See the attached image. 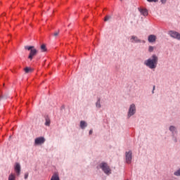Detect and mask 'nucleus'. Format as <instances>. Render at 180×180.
<instances>
[{"label":"nucleus","instance_id":"f257e3e1","mask_svg":"<svg viewBox=\"0 0 180 180\" xmlns=\"http://www.w3.org/2000/svg\"><path fill=\"white\" fill-rule=\"evenodd\" d=\"M143 64L150 70H155L158 65V56L155 54L152 55L150 58L144 61Z\"/></svg>","mask_w":180,"mask_h":180},{"label":"nucleus","instance_id":"f03ea898","mask_svg":"<svg viewBox=\"0 0 180 180\" xmlns=\"http://www.w3.org/2000/svg\"><path fill=\"white\" fill-rule=\"evenodd\" d=\"M25 49L28 50V51H30L28 58L30 60H33V57H34V56L37 55L38 51L33 46H25Z\"/></svg>","mask_w":180,"mask_h":180},{"label":"nucleus","instance_id":"7ed1b4c3","mask_svg":"<svg viewBox=\"0 0 180 180\" xmlns=\"http://www.w3.org/2000/svg\"><path fill=\"white\" fill-rule=\"evenodd\" d=\"M99 167L104 172V174H105V175H110V174H112V169H110V167H109V165H108V163L101 162Z\"/></svg>","mask_w":180,"mask_h":180},{"label":"nucleus","instance_id":"20e7f679","mask_svg":"<svg viewBox=\"0 0 180 180\" xmlns=\"http://www.w3.org/2000/svg\"><path fill=\"white\" fill-rule=\"evenodd\" d=\"M134 115H136V105L134 103H132L130 105L128 110V118L131 117V116H134Z\"/></svg>","mask_w":180,"mask_h":180},{"label":"nucleus","instance_id":"39448f33","mask_svg":"<svg viewBox=\"0 0 180 180\" xmlns=\"http://www.w3.org/2000/svg\"><path fill=\"white\" fill-rule=\"evenodd\" d=\"M168 34L170 36V37H172V39L180 40V34L178 32L170 30L169 31Z\"/></svg>","mask_w":180,"mask_h":180},{"label":"nucleus","instance_id":"423d86ee","mask_svg":"<svg viewBox=\"0 0 180 180\" xmlns=\"http://www.w3.org/2000/svg\"><path fill=\"white\" fill-rule=\"evenodd\" d=\"M126 162L127 164H131V160L133 158V153L131 150L125 153Z\"/></svg>","mask_w":180,"mask_h":180},{"label":"nucleus","instance_id":"0eeeda50","mask_svg":"<svg viewBox=\"0 0 180 180\" xmlns=\"http://www.w3.org/2000/svg\"><path fill=\"white\" fill-rule=\"evenodd\" d=\"M14 171L17 176H19L20 175V171H21L20 164L15 163V165L14 166Z\"/></svg>","mask_w":180,"mask_h":180},{"label":"nucleus","instance_id":"6e6552de","mask_svg":"<svg viewBox=\"0 0 180 180\" xmlns=\"http://www.w3.org/2000/svg\"><path fill=\"white\" fill-rule=\"evenodd\" d=\"M44 141H46L44 137H39L35 139L34 143L36 146H39V144H44Z\"/></svg>","mask_w":180,"mask_h":180},{"label":"nucleus","instance_id":"1a4fd4ad","mask_svg":"<svg viewBox=\"0 0 180 180\" xmlns=\"http://www.w3.org/2000/svg\"><path fill=\"white\" fill-rule=\"evenodd\" d=\"M130 41L131 43H141V40L134 35L131 37Z\"/></svg>","mask_w":180,"mask_h":180},{"label":"nucleus","instance_id":"9d476101","mask_svg":"<svg viewBox=\"0 0 180 180\" xmlns=\"http://www.w3.org/2000/svg\"><path fill=\"white\" fill-rule=\"evenodd\" d=\"M157 40V37L154 34H150L148 36V41L149 43H154Z\"/></svg>","mask_w":180,"mask_h":180},{"label":"nucleus","instance_id":"9b49d317","mask_svg":"<svg viewBox=\"0 0 180 180\" xmlns=\"http://www.w3.org/2000/svg\"><path fill=\"white\" fill-rule=\"evenodd\" d=\"M45 126L50 127V124L51 123V120H50V117L49 115H45Z\"/></svg>","mask_w":180,"mask_h":180},{"label":"nucleus","instance_id":"f8f14e48","mask_svg":"<svg viewBox=\"0 0 180 180\" xmlns=\"http://www.w3.org/2000/svg\"><path fill=\"white\" fill-rule=\"evenodd\" d=\"M139 11L143 16H147L148 15V11L146 8H139Z\"/></svg>","mask_w":180,"mask_h":180},{"label":"nucleus","instance_id":"ddd939ff","mask_svg":"<svg viewBox=\"0 0 180 180\" xmlns=\"http://www.w3.org/2000/svg\"><path fill=\"white\" fill-rule=\"evenodd\" d=\"M51 180H60V175L58 174V173H53L51 178Z\"/></svg>","mask_w":180,"mask_h":180},{"label":"nucleus","instance_id":"4468645a","mask_svg":"<svg viewBox=\"0 0 180 180\" xmlns=\"http://www.w3.org/2000/svg\"><path fill=\"white\" fill-rule=\"evenodd\" d=\"M87 126H88V124L86 123V122L85 121L80 122V128L82 129V130H84V129H85V127H86Z\"/></svg>","mask_w":180,"mask_h":180},{"label":"nucleus","instance_id":"2eb2a0df","mask_svg":"<svg viewBox=\"0 0 180 180\" xmlns=\"http://www.w3.org/2000/svg\"><path fill=\"white\" fill-rule=\"evenodd\" d=\"M96 108L101 109L102 108V105L101 104V98H97V101L96 103Z\"/></svg>","mask_w":180,"mask_h":180},{"label":"nucleus","instance_id":"dca6fc26","mask_svg":"<svg viewBox=\"0 0 180 180\" xmlns=\"http://www.w3.org/2000/svg\"><path fill=\"white\" fill-rule=\"evenodd\" d=\"M24 71H25V74H29V72H33V69H32L30 68H28V67H26L24 69Z\"/></svg>","mask_w":180,"mask_h":180},{"label":"nucleus","instance_id":"f3484780","mask_svg":"<svg viewBox=\"0 0 180 180\" xmlns=\"http://www.w3.org/2000/svg\"><path fill=\"white\" fill-rule=\"evenodd\" d=\"M8 180H16V175L13 173H11L8 176Z\"/></svg>","mask_w":180,"mask_h":180},{"label":"nucleus","instance_id":"a211bd4d","mask_svg":"<svg viewBox=\"0 0 180 180\" xmlns=\"http://www.w3.org/2000/svg\"><path fill=\"white\" fill-rule=\"evenodd\" d=\"M169 130L172 131V134H174V133H176V128L174 126H170Z\"/></svg>","mask_w":180,"mask_h":180},{"label":"nucleus","instance_id":"6ab92c4d","mask_svg":"<svg viewBox=\"0 0 180 180\" xmlns=\"http://www.w3.org/2000/svg\"><path fill=\"white\" fill-rule=\"evenodd\" d=\"M41 51H42V53L47 51V48L46 47L45 44H42L41 46Z\"/></svg>","mask_w":180,"mask_h":180},{"label":"nucleus","instance_id":"aec40b11","mask_svg":"<svg viewBox=\"0 0 180 180\" xmlns=\"http://www.w3.org/2000/svg\"><path fill=\"white\" fill-rule=\"evenodd\" d=\"M154 49H155V47H154L153 46H149V47H148V52L149 53H153V51H154Z\"/></svg>","mask_w":180,"mask_h":180},{"label":"nucleus","instance_id":"412c9836","mask_svg":"<svg viewBox=\"0 0 180 180\" xmlns=\"http://www.w3.org/2000/svg\"><path fill=\"white\" fill-rule=\"evenodd\" d=\"M112 17L110 15H106L104 18V21L105 22H108V20H109L110 19H111Z\"/></svg>","mask_w":180,"mask_h":180},{"label":"nucleus","instance_id":"4be33fe9","mask_svg":"<svg viewBox=\"0 0 180 180\" xmlns=\"http://www.w3.org/2000/svg\"><path fill=\"white\" fill-rule=\"evenodd\" d=\"M58 34H60V30H58L56 32H55L53 35L54 36V37H57V36H58Z\"/></svg>","mask_w":180,"mask_h":180},{"label":"nucleus","instance_id":"5701e85b","mask_svg":"<svg viewBox=\"0 0 180 180\" xmlns=\"http://www.w3.org/2000/svg\"><path fill=\"white\" fill-rule=\"evenodd\" d=\"M24 178H25V179H27V178H29V173H25Z\"/></svg>","mask_w":180,"mask_h":180},{"label":"nucleus","instance_id":"b1692460","mask_svg":"<svg viewBox=\"0 0 180 180\" xmlns=\"http://www.w3.org/2000/svg\"><path fill=\"white\" fill-rule=\"evenodd\" d=\"M167 0H160L161 4H162L163 5H165V4H167Z\"/></svg>","mask_w":180,"mask_h":180},{"label":"nucleus","instance_id":"393cba45","mask_svg":"<svg viewBox=\"0 0 180 180\" xmlns=\"http://www.w3.org/2000/svg\"><path fill=\"white\" fill-rule=\"evenodd\" d=\"M148 2H158V0H147Z\"/></svg>","mask_w":180,"mask_h":180},{"label":"nucleus","instance_id":"a878e982","mask_svg":"<svg viewBox=\"0 0 180 180\" xmlns=\"http://www.w3.org/2000/svg\"><path fill=\"white\" fill-rule=\"evenodd\" d=\"M154 91H155V86H153L152 94H154Z\"/></svg>","mask_w":180,"mask_h":180},{"label":"nucleus","instance_id":"bb28decb","mask_svg":"<svg viewBox=\"0 0 180 180\" xmlns=\"http://www.w3.org/2000/svg\"><path fill=\"white\" fill-rule=\"evenodd\" d=\"M92 133H93V131H92V129H91V130L89 131V134H92Z\"/></svg>","mask_w":180,"mask_h":180},{"label":"nucleus","instance_id":"cd10ccee","mask_svg":"<svg viewBox=\"0 0 180 180\" xmlns=\"http://www.w3.org/2000/svg\"><path fill=\"white\" fill-rule=\"evenodd\" d=\"M2 98H4L3 96H0V99H2Z\"/></svg>","mask_w":180,"mask_h":180},{"label":"nucleus","instance_id":"c85d7f7f","mask_svg":"<svg viewBox=\"0 0 180 180\" xmlns=\"http://www.w3.org/2000/svg\"><path fill=\"white\" fill-rule=\"evenodd\" d=\"M174 141H175V143H176V141H177L176 139V138L174 139Z\"/></svg>","mask_w":180,"mask_h":180}]
</instances>
